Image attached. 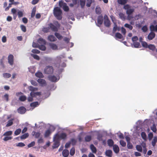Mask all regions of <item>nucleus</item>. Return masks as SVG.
<instances>
[{
	"instance_id": "63",
	"label": "nucleus",
	"mask_w": 157,
	"mask_h": 157,
	"mask_svg": "<svg viewBox=\"0 0 157 157\" xmlns=\"http://www.w3.org/2000/svg\"><path fill=\"white\" fill-rule=\"evenodd\" d=\"M86 1H80V4L82 8H83L85 4Z\"/></svg>"
},
{
	"instance_id": "20",
	"label": "nucleus",
	"mask_w": 157,
	"mask_h": 157,
	"mask_svg": "<svg viewBox=\"0 0 157 157\" xmlns=\"http://www.w3.org/2000/svg\"><path fill=\"white\" fill-rule=\"evenodd\" d=\"M105 154L106 155L109 157H111L112 155V152L111 150H106L105 151Z\"/></svg>"
},
{
	"instance_id": "19",
	"label": "nucleus",
	"mask_w": 157,
	"mask_h": 157,
	"mask_svg": "<svg viewBox=\"0 0 157 157\" xmlns=\"http://www.w3.org/2000/svg\"><path fill=\"white\" fill-rule=\"evenodd\" d=\"M49 45L50 47L53 50H56L58 48L57 46L55 44L49 43Z\"/></svg>"
},
{
	"instance_id": "24",
	"label": "nucleus",
	"mask_w": 157,
	"mask_h": 157,
	"mask_svg": "<svg viewBox=\"0 0 157 157\" xmlns=\"http://www.w3.org/2000/svg\"><path fill=\"white\" fill-rule=\"evenodd\" d=\"M150 29L152 32L153 31H157V25L155 26H154L153 25H151L150 26Z\"/></svg>"
},
{
	"instance_id": "38",
	"label": "nucleus",
	"mask_w": 157,
	"mask_h": 157,
	"mask_svg": "<svg viewBox=\"0 0 157 157\" xmlns=\"http://www.w3.org/2000/svg\"><path fill=\"white\" fill-rule=\"evenodd\" d=\"M136 150L142 152V147L140 145H137L136 146Z\"/></svg>"
},
{
	"instance_id": "14",
	"label": "nucleus",
	"mask_w": 157,
	"mask_h": 157,
	"mask_svg": "<svg viewBox=\"0 0 157 157\" xmlns=\"http://www.w3.org/2000/svg\"><path fill=\"white\" fill-rule=\"evenodd\" d=\"M155 36V33L154 32L151 31L148 35L147 38L149 40H150L154 38Z\"/></svg>"
},
{
	"instance_id": "9",
	"label": "nucleus",
	"mask_w": 157,
	"mask_h": 157,
	"mask_svg": "<svg viewBox=\"0 0 157 157\" xmlns=\"http://www.w3.org/2000/svg\"><path fill=\"white\" fill-rule=\"evenodd\" d=\"M53 140L54 142L52 146L53 148L55 149L58 148L60 145V140L56 139L55 136L54 137Z\"/></svg>"
},
{
	"instance_id": "30",
	"label": "nucleus",
	"mask_w": 157,
	"mask_h": 157,
	"mask_svg": "<svg viewBox=\"0 0 157 157\" xmlns=\"http://www.w3.org/2000/svg\"><path fill=\"white\" fill-rule=\"evenodd\" d=\"M55 35L59 40H61L63 38V36L59 33L56 32L55 33Z\"/></svg>"
},
{
	"instance_id": "13",
	"label": "nucleus",
	"mask_w": 157,
	"mask_h": 157,
	"mask_svg": "<svg viewBox=\"0 0 157 157\" xmlns=\"http://www.w3.org/2000/svg\"><path fill=\"white\" fill-rule=\"evenodd\" d=\"M17 110L19 113L21 114H23L26 112V109L24 107L21 106Z\"/></svg>"
},
{
	"instance_id": "47",
	"label": "nucleus",
	"mask_w": 157,
	"mask_h": 157,
	"mask_svg": "<svg viewBox=\"0 0 157 157\" xmlns=\"http://www.w3.org/2000/svg\"><path fill=\"white\" fill-rule=\"evenodd\" d=\"M29 136L28 133H25L21 136V138L22 139H24L28 137Z\"/></svg>"
},
{
	"instance_id": "61",
	"label": "nucleus",
	"mask_w": 157,
	"mask_h": 157,
	"mask_svg": "<svg viewBox=\"0 0 157 157\" xmlns=\"http://www.w3.org/2000/svg\"><path fill=\"white\" fill-rule=\"evenodd\" d=\"M147 27L146 25L144 26L142 28V30L144 32H146L147 30Z\"/></svg>"
},
{
	"instance_id": "59",
	"label": "nucleus",
	"mask_w": 157,
	"mask_h": 157,
	"mask_svg": "<svg viewBox=\"0 0 157 157\" xmlns=\"http://www.w3.org/2000/svg\"><path fill=\"white\" fill-rule=\"evenodd\" d=\"M127 1H117L118 3L121 5H124L127 2Z\"/></svg>"
},
{
	"instance_id": "5",
	"label": "nucleus",
	"mask_w": 157,
	"mask_h": 157,
	"mask_svg": "<svg viewBox=\"0 0 157 157\" xmlns=\"http://www.w3.org/2000/svg\"><path fill=\"white\" fill-rule=\"evenodd\" d=\"M56 139L60 140V139L65 140L66 139L67 135L65 133H62L60 135L58 133L56 134L54 136Z\"/></svg>"
},
{
	"instance_id": "36",
	"label": "nucleus",
	"mask_w": 157,
	"mask_h": 157,
	"mask_svg": "<svg viewBox=\"0 0 157 157\" xmlns=\"http://www.w3.org/2000/svg\"><path fill=\"white\" fill-rule=\"evenodd\" d=\"M115 36L116 37L119 39H121L123 38L122 35L119 33H117L115 34Z\"/></svg>"
},
{
	"instance_id": "43",
	"label": "nucleus",
	"mask_w": 157,
	"mask_h": 157,
	"mask_svg": "<svg viewBox=\"0 0 157 157\" xmlns=\"http://www.w3.org/2000/svg\"><path fill=\"white\" fill-rule=\"evenodd\" d=\"M70 155L73 156L75 153V148L74 147H72L70 150Z\"/></svg>"
},
{
	"instance_id": "58",
	"label": "nucleus",
	"mask_w": 157,
	"mask_h": 157,
	"mask_svg": "<svg viewBox=\"0 0 157 157\" xmlns=\"http://www.w3.org/2000/svg\"><path fill=\"white\" fill-rule=\"evenodd\" d=\"M50 27H44L42 29V31L45 33H48L49 32Z\"/></svg>"
},
{
	"instance_id": "12",
	"label": "nucleus",
	"mask_w": 157,
	"mask_h": 157,
	"mask_svg": "<svg viewBox=\"0 0 157 157\" xmlns=\"http://www.w3.org/2000/svg\"><path fill=\"white\" fill-rule=\"evenodd\" d=\"M103 21V18L102 16H99L98 17L97 23V25L98 26L100 27L102 24Z\"/></svg>"
},
{
	"instance_id": "31",
	"label": "nucleus",
	"mask_w": 157,
	"mask_h": 157,
	"mask_svg": "<svg viewBox=\"0 0 157 157\" xmlns=\"http://www.w3.org/2000/svg\"><path fill=\"white\" fill-rule=\"evenodd\" d=\"M119 15L120 18L122 20H124L126 19V17L124 14L122 13H120Z\"/></svg>"
},
{
	"instance_id": "4",
	"label": "nucleus",
	"mask_w": 157,
	"mask_h": 157,
	"mask_svg": "<svg viewBox=\"0 0 157 157\" xmlns=\"http://www.w3.org/2000/svg\"><path fill=\"white\" fill-rule=\"evenodd\" d=\"M59 6L60 7H62L65 11L67 12L69 10V7L67 6V4L63 2V1H59Z\"/></svg>"
},
{
	"instance_id": "40",
	"label": "nucleus",
	"mask_w": 157,
	"mask_h": 157,
	"mask_svg": "<svg viewBox=\"0 0 157 157\" xmlns=\"http://www.w3.org/2000/svg\"><path fill=\"white\" fill-rule=\"evenodd\" d=\"M102 137L103 135L102 134L99 133L97 135V139L99 141H102Z\"/></svg>"
},
{
	"instance_id": "1",
	"label": "nucleus",
	"mask_w": 157,
	"mask_h": 157,
	"mask_svg": "<svg viewBox=\"0 0 157 157\" xmlns=\"http://www.w3.org/2000/svg\"><path fill=\"white\" fill-rule=\"evenodd\" d=\"M124 8L126 10V13L127 14V19L130 20L133 18L132 13L134 11V9H131L129 5L127 4L125 5Z\"/></svg>"
},
{
	"instance_id": "44",
	"label": "nucleus",
	"mask_w": 157,
	"mask_h": 157,
	"mask_svg": "<svg viewBox=\"0 0 157 157\" xmlns=\"http://www.w3.org/2000/svg\"><path fill=\"white\" fill-rule=\"evenodd\" d=\"M31 55L35 59H36L37 60H39L40 59V58L39 56L36 55L31 54Z\"/></svg>"
},
{
	"instance_id": "54",
	"label": "nucleus",
	"mask_w": 157,
	"mask_h": 157,
	"mask_svg": "<svg viewBox=\"0 0 157 157\" xmlns=\"http://www.w3.org/2000/svg\"><path fill=\"white\" fill-rule=\"evenodd\" d=\"M26 99V97L25 96H21L19 98V100L22 101H25Z\"/></svg>"
},
{
	"instance_id": "21",
	"label": "nucleus",
	"mask_w": 157,
	"mask_h": 157,
	"mask_svg": "<svg viewBox=\"0 0 157 157\" xmlns=\"http://www.w3.org/2000/svg\"><path fill=\"white\" fill-rule=\"evenodd\" d=\"M90 149L91 150L92 152L94 153H96L97 152V149L96 147L94 146V145L91 144L90 146Z\"/></svg>"
},
{
	"instance_id": "64",
	"label": "nucleus",
	"mask_w": 157,
	"mask_h": 157,
	"mask_svg": "<svg viewBox=\"0 0 157 157\" xmlns=\"http://www.w3.org/2000/svg\"><path fill=\"white\" fill-rule=\"evenodd\" d=\"M32 52L34 53L39 54L40 53V51L37 49H33L32 50Z\"/></svg>"
},
{
	"instance_id": "27",
	"label": "nucleus",
	"mask_w": 157,
	"mask_h": 157,
	"mask_svg": "<svg viewBox=\"0 0 157 157\" xmlns=\"http://www.w3.org/2000/svg\"><path fill=\"white\" fill-rule=\"evenodd\" d=\"M157 142V137L155 136L154 137L153 139L151 141V144L153 147H154Z\"/></svg>"
},
{
	"instance_id": "17",
	"label": "nucleus",
	"mask_w": 157,
	"mask_h": 157,
	"mask_svg": "<svg viewBox=\"0 0 157 157\" xmlns=\"http://www.w3.org/2000/svg\"><path fill=\"white\" fill-rule=\"evenodd\" d=\"M37 82L42 86H45L46 84V81L43 79H38Z\"/></svg>"
},
{
	"instance_id": "16",
	"label": "nucleus",
	"mask_w": 157,
	"mask_h": 157,
	"mask_svg": "<svg viewBox=\"0 0 157 157\" xmlns=\"http://www.w3.org/2000/svg\"><path fill=\"white\" fill-rule=\"evenodd\" d=\"M113 149L114 152L116 153H118L119 151V148L116 144H114L113 146Z\"/></svg>"
},
{
	"instance_id": "3",
	"label": "nucleus",
	"mask_w": 157,
	"mask_h": 157,
	"mask_svg": "<svg viewBox=\"0 0 157 157\" xmlns=\"http://www.w3.org/2000/svg\"><path fill=\"white\" fill-rule=\"evenodd\" d=\"M48 26L51 30L53 32H57L58 31V29L59 28L60 25L57 21H55L53 24L50 23L48 25Z\"/></svg>"
},
{
	"instance_id": "11",
	"label": "nucleus",
	"mask_w": 157,
	"mask_h": 157,
	"mask_svg": "<svg viewBox=\"0 0 157 157\" xmlns=\"http://www.w3.org/2000/svg\"><path fill=\"white\" fill-rule=\"evenodd\" d=\"M49 80L52 82H56L59 79V77L58 78L56 76L54 75H49L48 76Z\"/></svg>"
},
{
	"instance_id": "50",
	"label": "nucleus",
	"mask_w": 157,
	"mask_h": 157,
	"mask_svg": "<svg viewBox=\"0 0 157 157\" xmlns=\"http://www.w3.org/2000/svg\"><path fill=\"white\" fill-rule=\"evenodd\" d=\"M124 26L125 27L128 28L130 30H132L133 29V27L132 25L127 23L125 24Z\"/></svg>"
},
{
	"instance_id": "53",
	"label": "nucleus",
	"mask_w": 157,
	"mask_h": 157,
	"mask_svg": "<svg viewBox=\"0 0 157 157\" xmlns=\"http://www.w3.org/2000/svg\"><path fill=\"white\" fill-rule=\"evenodd\" d=\"M12 139V136H6L3 139V140L4 141H7L9 140H11Z\"/></svg>"
},
{
	"instance_id": "42",
	"label": "nucleus",
	"mask_w": 157,
	"mask_h": 157,
	"mask_svg": "<svg viewBox=\"0 0 157 157\" xmlns=\"http://www.w3.org/2000/svg\"><path fill=\"white\" fill-rule=\"evenodd\" d=\"M21 132V129L20 128L17 129L14 132V134L16 135H19Z\"/></svg>"
},
{
	"instance_id": "23",
	"label": "nucleus",
	"mask_w": 157,
	"mask_h": 157,
	"mask_svg": "<svg viewBox=\"0 0 157 157\" xmlns=\"http://www.w3.org/2000/svg\"><path fill=\"white\" fill-rule=\"evenodd\" d=\"M107 144L109 146L111 147L114 145V142L112 139H109L107 140Z\"/></svg>"
},
{
	"instance_id": "8",
	"label": "nucleus",
	"mask_w": 157,
	"mask_h": 157,
	"mask_svg": "<svg viewBox=\"0 0 157 157\" xmlns=\"http://www.w3.org/2000/svg\"><path fill=\"white\" fill-rule=\"evenodd\" d=\"M28 88L29 90L31 91L30 93V96L33 98L35 97V93L34 91L37 90L38 88L36 87H34L32 86H30Z\"/></svg>"
},
{
	"instance_id": "35",
	"label": "nucleus",
	"mask_w": 157,
	"mask_h": 157,
	"mask_svg": "<svg viewBox=\"0 0 157 157\" xmlns=\"http://www.w3.org/2000/svg\"><path fill=\"white\" fill-rule=\"evenodd\" d=\"M38 42L40 44H46V41L44 40L42 38H40L38 40Z\"/></svg>"
},
{
	"instance_id": "32",
	"label": "nucleus",
	"mask_w": 157,
	"mask_h": 157,
	"mask_svg": "<svg viewBox=\"0 0 157 157\" xmlns=\"http://www.w3.org/2000/svg\"><path fill=\"white\" fill-rule=\"evenodd\" d=\"M12 131H10L6 132L3 134V136H9L12 135Z\"/></svg>"
},
{
	"instance_id": "52",
	"label": "nucleus",
	"mask_w": 157,
	"mask_h": 157,
	"mask_svg": "<svg viewBox=\"0 0 157 157\" xmlns=\"http://www.w3.org/2000/svg\"><path fill=\"white\" fill-rule=\"evenodd\" d=\"M127 147L128 149H132L133 148V145L130 142H127Z\"/></svg>"
},
{
	"instance_id": "46",
	"label": "nucleus",
	"mask_w": 157,
	"mask_h": 157,
	"mask_svg": "<svg viewBox=\"0 0 157 157\" xmlns=\"http://www.w3.org/2000/svg\"><path fill=\"white\" fill-rule=\"evenodd\" d=\"M141 44L143 47L145 48H147L148 46V45L147 44V43L144 41L142 42L141 43Z\"/></svg>"
},
{
	"instance_id": "51",
	"label": "nucleus",
	"mask_w": 157,
	"mask_h": 157,
	"mask_svg": "<svg viewBox=\"0 0 157 157\" xmlns=\"http://www.w3.org/2000/svg\"><path fill=\"white\" fill-rule=\"evenodd\" d=\"M20 28L21 30L24 32H25L26 31V27L23 25H21Z\"/></svg>"
},
{
	"instance_id": "57",
	"label": "nucleus",
	"mask_w": 157,
	"mask_h": 157,
	"mask_svg": "<svg viewBox=\"0 0 157 157\" xmlns=\"http://www.w3.org/2000/svg\"><path fill=\"white\" fill-rule=\"evenodd\" d=\"M120 144L123 147H124L126 145V142L123 140H120Z\"/></svg>"
},
{
	"instance_id": "2",
	"label": "nucleus",
	"mask_w": 157,
	"mask_h": 157,
	"mask_svg": "<svg viewBox=\"0 0 157 157\" xmlns=\"http://www.w3.org/2000/svg\"><path fill=\"white\" fill-rule=\"evenodd\" d=\"M53 13L54 16L57 19L59 20L62 19V11L59 7H55L53 10Z\"/></svg>"
},
{
	"instance_id": "25",
	"label": "nucleus",
	"mask_w": 157,
	"mask_h": 157,
	"mask_svg": "<svg viewBox=\"0 0 157 157\" xmlns=\"http://www.w3.org/2000/svg\"><path fill=\"white\" fill-rule=\"evenodd\" d=\"M147 48H148L150 50L153 52L155 50V47L153 44H150L148 45Z\"/></svg>"
},
{
	"instance_id": "39",
	"label": "nucleus",
	"mask_w": 157,
	"mask_h": 157,
	"mask_svg": "<svg viewBox=\"0 0 157 157\" xmlns=\"http://www.w3.org/2000/svg\"><path fill=\"white\" fill-rule=\"evenodd\" d=\"M36 12V8H33L32 10V11L31 14V17L33 18L35 15Z\"/></svg>"
},
{
	"instance_id": "28",
	"label": "nucleus",
	"mask_w": 157,
	"mask_h": 157,
	"mask_svg": "<svg viewBox=\"0 0 157 157\" xmlns=\"http://www.w3.org/2000/svg\"><path fill=\"white\" fill-rule=\"evenodd\" d=\"M32 134L33 135L35 136V138H36L39 137L40 135V132H36L35 131H33L32 132Z\"/></svg>"
},
{
	"instance_id": "33",
	"label": "nucleus",
	"mask_w": 157,
	"mask_h": 157,
	"mask_svg": "<svg viewBox=\"0 0 157 157\" xmlns=\"http://www.w3.org/2000/svg\"><path fill=\"white\" fill-rule=\"evenodd\" d=\"M17 14L19 18L23 16V11L21 10H19L17 12Z\"/></svg>"
},
{
	"instance_id": "15",
	"label": "nucleus",
	"mask_w": 157,
	"mask_h": 157,
	"mask_svg": "<svg viewBox=\"0 0 157 157\" xmlns=\"http://www.w3.org/2000/svg\"><path fill=\"white\" fill-rule=\"evenodd\" d=\"M48 40L51 42L55 41L57 40V39L55 36L53 35H50L48 37Z\"/></svg>"
},
{
	"instance_id": "26",
	"label": "nucleus",
	"mask_w": 157,
	"mask_h": 157,
	"mask_svg": "<svg viewBox=\"0 0 157 157\" xmlns=\"http://www.w3.org/2000/svg\"><path fill=\"white\" fill-rule=\"evenodd\" d=\"M52 132L50 129H48L46 131L44 134L45 137H47L51 134Z\"/></svg>"
},
{
	"instance_id": "45",
	"label": "nucleus",
	"mask_w": 157,
	"mask_h": 157,
	"mask_svg": "<svg viewBox=\"0 0 157 157\" xmlns=\"http://www.w3.org/2000/svg\"><path fill=\"white\" fill-rule=\"evenodd\" d=\"M3 76L5 78H10L11 76V75L10 74L8 73H4L3 74Z\"/></svg>"
},
{
	"instance_id": "48",
	"label": "nucleus",
	"mask_w": 157,
	"mask_h": 157,
	"mask_svg": "<svg viewBox=\"0 0 157 157\" xmlns=\"http://www.w3.org/2000/svg\"><path fill=\"white\" fill-rule=\"evenodd\" d=\"M117 30H118V31H119V28H118L117 25L116 24H115L113 29V33H115Z\"/></svg>"
},
{
	"instance_id": "10",
	"label": "nucleus",
	"mask_w": 157,
	"mask_h": 157,
	"mask_svg": "<svg viewBox=\"0 0 157 157\" xmlns=\"http://www.w3.org/2000/svg\"><path fill=\"white\" fill-rule=\"evenodd\" d=\"M8 62L12 66L14 63V56L12 54L9 55L8 57Z\"/></svg>"
},
{
	"instance_id": "29",
	"label": "nucleus",
	"mask_w": 157,
	"mask_h": 157,
	"mask_svg": "<svg viewBox=\"0 0 157 157\" xmlns=\"http://www.w3.org/2000/svg\"><path fill=\"white\" fill-rule=\"evenodd\" d=\"M95 11L97 14H99L101 12V9L100 7L97 6L95 9Z\"/></svg>"
},
{
	"instance_id": "22",
	"label": "nucleus",
	"mask_w": 157,
	"mask_h": 157,
	"mask_svg": "<svg viewBox=\"0 0 157 157\" xmlns=\"http://www.w3.org/2000/svg\"><path fill=\"white\" fill-rule=\"evenodd\" d=\"M14 119H12L9 120L8 122H7V124L6 125V127H8L12 125L13 124V121Z\"/></svg>"
},
{
	"instance_id": "7",
	"label": "nucleus",
	"mask_w": 157,
	"mask_h": 157,
	"mask_svg": "<svg viewBox=\"0 0 157 157\" xmlns=\"http://www.w3.org/2000/svg\"><path fill=\"white\" fill-rule=\"evenodd\" d=\"M104 25L106 27H109L110 25V23L108 16L105 15L104 16Z\"/></svg>"
},
{
	"instance_id": "41",
	"label": "nucleus",
	"mask_w": 157,
	"mask_h": 157,
	"mask_svg": "<svg viewBox=\"0 0 157 157\" xmlns=\"http://www.w3.org/2000/svg\"><path fill=\"white\" fill-rule=\"evenodd\" d=\"M85 140L86 142H89L91 140V137L90 136H87L85 138Z\"/></svg>"
},
{
	"instance_id": "62",
	"label": "nucleus",
	"mask_w": 157,
	"mask_h": 157,
	"mask_svg": "<svg viewBox=\"0 0 157 157\" xmlns=\"http://www.w3.org/2000/svg\"><path fill=\"white\" fill-rule=\"evenodd\" d=\"M141 136L142 138L145 139L146 138V135L145 133L144 132H142L141 133Z\"/></svg>"
},
{
	"instance_id": "56",
	"label": "nucleus",
	"mask_w": 157,
	"mask_h": 157,
	"mask_svg": "<svg viewBox=\"0 0 157 157\" xmlns=\"http://www.w3.org/2000/svg\"><path fill=\"white\" fill-rule=\"evenodd\" d=\"M39 48L40 50L42 51H44L46 49V47L45 45H40L39 47Z\"/></svg>"
},
{
	"instance_id": "49",
	"label": "nucleus",
	"mask_w": 157,
	"mask_h": 157,
	"mask_svg": "<svg viewBox=\"0 0 157 157\" xmlns=\"http://www.w3.org/2000/svg\"><path fill=\"white\" fill-rule=\"evenodd\" d=\"M39 105V103L38 102L36 101L35 102H33L32 103L30 104V106L31 107H36L37 105Z\"/></svg>"
},
{
	"instance_id": "60",
	"label": "nucleus",
	"mask_w": 157,
	"mask_h": 157,
	"mask_svg": "<svg viewBox=\"0 0 157 157\" xmlns=\"http://www.w3.org/2000/svg\"><path fill=\"white\" fill-rule=\"evenodd\" d=\"M151 129L154 132H155L156 131V128L155 125L153 124L152 126L151 127Z\"/></svg>"
},
{
	"instance_id": "34",
	"label": "nucleus",
	"mask_w": 157,
	"mask_h": 157,
	"mask_svg": "<svg viewBox=\"0 0 157 157\" xmlns=\"http://www.w3.org/2000/svg\"><path fill=\"white\" fill-rule=\"evenodd\" d=\"M36 77L39 78H43L44 77L43 74L40 72H38L35 74Z\"/></svg>"
},
{
	"instance_id": "6",
	"label": "nucleus",
	"mask_w": 157,
	"mask_h": 157,
	"mask_svg": "<svg viewBox=\"0 0 157 157\" xmlns=\"http://www.w3.org/2000/svg\"><path fill=\"white\" fill-rule=\"evenodd\" d=\"M53 72V68L52 66H47L44 70V72L47 74H52Z\"/></svg>"
},
{
	"instance_id": "37",
	"label": "nucleus",
	"mask_w": 157,
	"mask_h": 157,
	"mask_svg": "<svg viewBox=\"0 0 157 157\" xmlns=\"http://www.w3.org/2000/svg\"><path fill=\"white\" fill-rule=\"evenodd\" d=\"M133 45L134 46V47L135 48H138L140 46V44L139 42L136 41L133 42Z\"/></svg>"
},
{
	"instance_id": "18",
	"label": "nucleus",
	"mask_w": 157,
	"mask_h": 157,
	"mask_svg": "<svg viewBox=\"0 0 157 157\" xmlns=\"http://www.w3.org/2000/svg\"><path fill=\"white\" fill-rule=\"evenodd\" d=\"M69 154V151L68 150L64 149L62 152L63 155L64 157H67L68 156Z\"/></svg>"
},
{
	"instance_id": "55",
	"label": "nucleus",
	"mask_w": 157,
	"mask_h": 157,
	"mask_svg": "<svg viewBox=\"0 0 157 157\" xmlns=\"http://www.w3.org/2000/svg\"><path fill=\"white\" fill-rule=\"evenodd\" d=\"M16 145L17 147H23L25 146V144L23 143L20 142L17 144Z\"/></svg>"
}]
</instances>
